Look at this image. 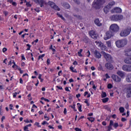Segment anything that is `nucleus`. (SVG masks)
Listing matches in <instances>:
<instances>
[{
	"instance_id": "nucleus-1",
	"label": "nucleus",
	"mask_w": 131,
	"mask_h": 131,
	"mask_svg": "<svg viewBox=\"0 0 131 131\" xmlns=\"http://www.w3.org/2000/svg\"><path fill=\"white\" fill-rule=\"evenodd\" d=\"M104 2L103 0H95L93 3V7L94 9L96 10H99L101 9V7H102V5L104 4Z\"/></svg>"
},
{
	"instance_id": "nucleus-2",
	"label": "nucleus",
	"mask_w": 131,
	"mask_h": 131,
	"mask_svg": "<svg viewBox=\"0 0 131 131\" xmlns=\"http://www.w3.org/2000/svg\"><path fill=\"white\" fill-rule=\"evenodd\" d=\"M127 44V40H126V39L119 40L116 42V45L117 47V48H123V47L126 46Z\"/></svg>"
},
{
	"instance_id": "nucleus-3",
	"label": "nucleus",
	"mask_w": 131,
	"mask_h": 131,
	"mask_svg": "<svg viewBox=\"0 0 131 131\" xmlns=\"http://www.w3.org/2000/svg\"><path fill=\"white\" fill-rule=\"evenodd\" d=\"M131 31V28L130 27H128L127 28L122 30L121 31L120 33V36L123 37H126L127 35H129Z\"/></svg>"
},
{
	"instance_id": "nucleus-4",
	"label": "nucleus",
	"mask_w": 131,
	"mask_h": 131,
	"mask_svg": "<svg viewBox=\"0 0 131 131\" xmlns=\"http://www.w3.org/2000/svg\"><path fill=\"white\" fill-rule=\"evenodd\" d=\"M110 30L114 34L117 33V32L119 31V26L116 24H113L110 26Z\"/></svg>"
},
{
	"instance_id": "nucleus-5",
	"label": "nucleus",
	"mask_w": 131,
	"mask_h": 131,
	"mask_svg": "<svg viewBox=\"0 0 131 131\" xmlns=\"http://www.w3.org/2000/svg\"><path fill=\"white\" fill-rule=\"evenodd\" d=\"M112 21H119L123 19V16L121 15H114L110 17Z\"/></svg>"
},
{
	"instance_id": "nucleus-6",
	"label": "nucleus",
	"mask_w": 131,
	"mask_h": 131,
	"mask_svg": "<svg viewBox=\"0 0 131 131\" xmlns=\"http://www.w3.org/2000/svg\"><path fill=\"white\" fill-rule=\"evenodd\" d=\"M114 36V34L111 31V30H108L107 32H106L104 36V40H107V39H110L112 37V36Z\"/></svg>"
},
{
	"instance_id": "nucleus-7",
	"label": "nucleus",
	"mask_w": 131,
	"mask_h": 131,
	"mask_svg": "<svg viewBox=\"0 0 131 131\" xmlns=\"http://www.w3.org/2000/svg\"><path fill=\"white\" fill-rule=\"evenodd\" d=\"M101 54H102V55L104 56L105 59H106L107 62L112 61V60H113L112 57L109 54H107L104 51L102 52Z\"/></svg>"
},
{
	"instance_id": "nucleus-8",
	"label": "nucleus",
	"mask_w": 131,
	"mask_h": 131,
	"mask_svg": "<svg viewBox=\"0 0 131 131\" xmlns=\"http://www.w3.org/2000/svg\"><path fill=\"white\" fill-rule=\"evenodd\" d=\"M122 70L126 72H131V66L125 64L122 66Z\"/></svg>"
},
{
	"instance_id": "nucleus-9",
	"label": "nucleus",
	"mask_w": 131,
	"mask_h": 131,
	"mask_svg": "<svg viewBox=\"0 0 131 131\" xmlns=\"http://www.w3.org/2000/svg\"><path fill=\"white\" fill-rule=\"evenodd\" d=\"M89 34L92 38H93L94 39H97L98 38V35L94 31V30L90 31L89 33Z\"/></svg>"
},
{
	"instance_id": "nucleus-10",
	"label": "nucleus",
	"mask_w": 131,
	"mask_h": 131,
	"mask_svg": "<svg viewBox=\"0 0 131 131\" xmlns=\"http://www.w3.org/2000/svg\"><path fill=\"white\" fill-rule=\"evenodd\" d=\"M112 78L116 82H120L121 81V78L116 75H112Z\"/></svg>"
},
{
	"instance_id": "nucleus-11",
	"label": "nucleus",
	"mask_w": 131,
	"mask_h": 131,
	"mask_svg": "<svg viewBox=\"0 0 131 131\" xmlns=\"http://www.w3.org/2000/svg\"><path fill=\"white\" fill-rule=\"evenodd\" d=\"M126 94L127 98H130V97H131V86H129L126 89Z\"/></svg>"
},
{
	"instance_id": "nucleus-12",
	"label": "nucleus",
	"mask_w": 131,
	"mask_h": 131,
	"mask_svg": "<svg viewBox=\"0 0 131 131\" xmlns=\"http://www.w3.org/2000/svg\"><path fill=\"white\" fill-rule=\"evenodd\" d=\"M105 67L108 70H112V69H113L114 68L113 65H112V64L109 62L105 63Z\"/></svg>"
},
{
	"instance_id": "nucleus-13",
	"label": "nucleus",
	"mask_w": 131,
	"mask_h": 131,
	"mask_svg": "<svg viewBox=\"0 0 131 131\" xmlns=\"http://www.w3.org/2000/svg\"><path fill=\"white\" fill-rule=\"evenodd\" d=\"M94 56L97 59H101V57H102L101 53L97 50L94 51Z\"/></svg>"
},
{
	"instance_id": "nucleus-14",
	"label": "nucleus",
	"mask_w": 131,
	"mask_h": 131,
	"mask_svg": "<svg viewBox=\"0 0 131 131\" xmlns=\"http://www.w3.org/2000/svg\"><path fill=\"white\" fill-rule=\"evenodd\" d=\"M124 62L125 63V64H131V56L125 57L124 59Z\"/></svg>"
},
{
	"instance_id": "nucleus-15",
	"label": "nucleus",
	"mask_w": 131,
	"mask_h": 131,
	"mask_svg": "<svg viewBox=\"0 0 131 131\" xmlns=\"http://www.w3.org/2000/svg\"><path fill=\"white\" fill-rule=\"evenodd\" d=\"M35 3L36 4H38L40 5V6L41 8H42L43 7V4H45V1L43 0H33Z\"/></svg>"
},
{
	"instance_id": "nucleus-16",
	"label": "nucleus",
	"mask_w": 131,
	"mask_h": 131,
	"mask_svg": "<svg viewBox=\"0 0 131 131\" xmlns=\"http://www.w3.org/2000/svg\"><path fill=\"white\" fill-rule=\"evenodd\" d=\"M112 11L114 12V13H121L122 10L120 9V8L116 7V8H114L113 9H112Z\"/></svg>"
},
{
	"instance_id": "nucleus-17",
	"label": "nucleus",
	"mask_w": 131,
	"mask_h": 131,
	"mask_svg": "<svg viewBox=\"0 0 131 131\" xmlns=\"http://www.w3.org/2000/svg\"><path fill=\"white\" fill-rule=\"evenodd\" d=\"M94 23L95 24H96L97 26H98L99 27H100V26H102V23L100 22V20L99 19V18L95 19L94 20Z\"/></svg>"
},
{
	"instance_id": "nucleus-18",
	"label": "nucleus",
	"mask_w": 131,
	"mask_h": 131,
	"mask_svg": "<svg viewBox=\"0 0 131 131\" xmlns=\"http://www.w3.org/2000/svg\"><path fill=\"white\" fill-rule=\"evenodd\" d=\"M62 7H63L64 9H67V10H68V9H70V5L66 2L63 3Z\"/></svg>"
},
{
	"instance_id": "nucleus-19",
	"label": "nucleus",
	"mask_w": 131,
	"mask_h": 131,
	"mask_svg": "<svg viewBox=\"0 0 131 131\" xmlns=\"http://www.w3.org/2000/svg\"><path fill=\"white\" fill-rule=\"evenodd\" d=\"M126 80L127 82H131V74H128L126 77Z\"/></svg>"
},
{
	"instance_id": "nucleus-20",
	"label": "nucleus",
	"mask_w": 131,
	"mask_h": 131,
	"mask_svg": "<svg viewBox=\"0 0 131 131\" xmlns=\"http://www.w3.org/2000/svg\"><path fill=\"white\" fill-rule=\"evenodd\" d=\"M117 74L120 76V77H123L124 76V73L121 71H119L117 72Z\"/></svg>"
},
{
	"instance_id": "nucleus-21",
	"label": "nucleus",
	"mask_w": 131,
	"mask_h": 131,
	"mask_svg": "<svg viewBox=\"0 0 131 131\" xmlns=\"http://www.w3.org/2000/svg\"><path fill=\"white\" fill-rule=\"evenodd\" d=\"M129 52H131V49H126L125 50H124V52L125 53V56H126V57H128V56H129V55L128 54V53H129Z\"/></svg>"
},
{
	"instance_id": "nucleus-22",
	"label": "nucleus",
	"mask_w": 131,
	"mask_h": 131,
	"mask_svg": "<svg viewBox=\"0 0 131 131\" xmlns=\"http://www.w3.org/2000/svg\"><path fill=\"white\" fill-rule=\"evenodd\" d=\"M48 5H49V6H50V7H51V8H52V9L55 7V6L56 5V4H55L54 3V2H51L49 1L48 2Z\"/></svg>"
},
{
	"instance_id": "nucleus-23",
	"label": "nucleus",
	"mask_w": 131,
	"mask_h": 131,
	"mask_svg": "<svg viewBox=\"0 0 131 131\" xmlns=\"http://www.w3.org/2000/svg\"><path fill=\"white\" fill-rule=\"evenodd\" d=\"M115 5V2L112 1L110 2L107 6L110 8V9H111L112 8L113 6H114Z\"/></svg>"
},
{
	"instance_id": "nucleus-24",
	"label": "nucleus",
	"mask_w": 131,
	"mask_h": 131,
	"mask_svg": "<svg viewBox=\"0 0 131 131\" xmlns=\"http://www.w3.org/2000/svg\"><path fill=\"white\" fill-rule=\"evenodd\" d=\"M110 8L107 6V5L106 6H105L103 9L104 12L105 14H107V13L109 12V9Z\"/></svg>"
},
{
	"instance_id": "nucleus-25",
	"label": "nucleus",
	"mask_w": 131,
	"mask_h": 131,
	"mask_svg": "<svg viewBox=\"0 0 131 131\" xmlns=\"http://www.w3.org/2000/svg\"><path fill=\"white\" fill-rule=\"evenodd\" d=\"M89 37H88V36H84L83 37V41H84V42H85V43H88V42H89Z\"/></svg>"
},
{
	"instance_id": "nucleus-26",
	"label": "nucleus",
	"mask_w": 131,
	"mask_h": 131,
	"mask_svg": "<svg viewBox=\"0 0 131 131\" xmlns=\"http://www.w3.org/2000/svg\"><path fill=\"white\" fill-rule=\"evenodd\" d=\"M77 105L78 106V110L80 112H82V110H81V105L80 103H77Z\"/></svg>"
},
{
	"instance_id": "nucleus-27",
	"label": "nucleus",
	"mask_w": 131,
	"mask_h": 131,
	"mask_svg": "<svg viewBox=\"0 0 131 131\" xmlns=\"http://www.w3.org/2000/svg\"><path fill=\"white\" fill-rule=\"evenodd\" d=\"M108 101H109V98L108 97H106L105 98H103L102 99L103 103H107V102H108Z\"/></svg>"
},
{
	"instance_id": "nucleus-28",
	"label": "nucleus",
	"mask_w": 131,
	"mask_h": 131,
	"mask_svg": "<svg viewBox=\"0 0 131 131\" xmlns=\"http://www.w3.org/2000/svg\"><path fill=\"white\" fill-rule=\"evenodd\" d=\"M70 70H71L72 72H75V73H77V71H76V69H74V68L71 67L70 68Z\"/></svg>"
},
{
	"instance_id": "nucleus-29",
	"label": "nucleus",
	"mask_w": 131,
	"mask_h": 131,
	"mask_svg": "<svg viewBox=\"0 0 131 131\" xmlns=\"http://www.w3.org/2000/svg\"><path fill=\"white\" fill-rule=\"evenodd\" d=\"M82 49H80L79 52H78V55L79 57H82V54H81V53H82Z\"/></svg>"
},
{
	"instance_id": "nucleus-30",
	"label": "nucleus",
	"mask_w": 131,
	"mask_h": 131,
	"mask_svg": "<svg viewBox=\"0 0 131 131\" xmlns=\"http://www.w3.org/2000/svg\"><path fill=\"white\" fill-rule=\"evenodd\" d=\"M87 119L89 120V121H91V122H93V121H95V118L93 117L87 118Z\"/></svg>"
},
{
	"instance_id": "nucleus-31",
	"label": "nucleus",
	"mask_w": 131,
	"mask_h": 131,
	"mask_svg": "<svg viewBox=\"0 0 131 131\" xmlns=\"http://www.w3.org/2000/svg\"><path fill=\"white\" fill-rule=\"evenodd\" d=\"M101 49L102 51H105V50L106 49V46L105 45H104V44L101 45Z\"/></svg>"
},
{
	"instance_id": "nucleus-32",
	"label": "nucleus",
	"mask_w": 131,
	"mask_h": 131,
	"mask_svg": "<svg viewBox=\"0 0 131 131\" xmlns=\"http://www.w3.org/2000/svg\"><path fill=\"white\" fill-rule=\"evenodd\" d=\"M119 111H120V113H123V112H124V107H120L119 108Z\"/></svg>"
},
{
	"instance_id": "nucleus-33",
	"label": "nucleus",
	"mask_w": 131,
	"mask_h": 131,
	"mask_svg": "<svg viewBox=\"0 0 131 131\" xmlns=\"http://www.w3.org/2000/svg\"><path fill=\"white\" fill-rule=\"evenodd\" d=\"M104 108L105 110H107V111H110V112H111V109L110 108V107H108V106L105 105L104 106Z\"/></svg>"
},
{
	"instance_id": "nucleus-34",
	"label": "nucleus",
	"mask_w": 131,
	"mask_h": 131,
	"mask_svg": "<svg viewBox=\"0 0 131 131\" xmlns=\"http://www.w3.org/2000/svg\"><path fill=\"white\" fill-rule=\"evenodd\" d=\"M106 43L108 48H110V47H111V41H106Z\"/></svg>"
},
{
	"instance_id": "nucleus-35",
	"label": "nucleus",
	"mask_w": 131,
	"mask_h": 131,
	"mask_svg": "<svg viewBox=\"0 0 131 131\" xmlns=\"http://www.w3.org/2000/svg\"><path fill=\"white\" fill-rule=\"evenodd\" d=\"M53 9H54L56 11H60V8L57 5H55Z\"/></svg>"
},
{
	"instance_id": "nucleus-36",
	"label": "nucleus",
	"mask_w": 131,
	"mask_h": 131,
	"mask_svg": "<svg viewBox=\"0 0 131 131\" xmlns=\"http://www.w3.org/2000/svg\"><path fill=\"white\" fill-rule=\"evenodd\" d=\"M57 15L58 17L61 18L62 20H65V18H64L62 15L60 14V13H57Z\"/></svg>"
},
{
	"instance_id": "nucleus-37",
	"label": "nucleus",
	"mask_w": 131,
	"mask_h": 131,
	"mask_svg": "<svg viewBox=\"0 0 131 131\" xmlns=\"http://www.w3.org/2000/svg\"><path fill=\"white\" fill-rule=\"evenodd\" d=\"M101 97L102 98H106V97H107V94H106V92H102Z\"/></svg>"
},
{
	"instance_id": "nucleus-38",
	"label": "nucleus",
	"mask_w": 131,
	"mask_h": 131,
	"mask_svg": "<svg viewBox=\"0 0 131 131\" xmlns=\"http://www.w3.org/2000/svg\"><path fill=\"white\" fill-rule=\"evenodd\" d=\"M43 57H45V54L39 55L38 56V60H40V59H41V58H43Z\"/></svg>"
},
{
	"instance_id": "nucleus-39",
	"label": "nucleus",
	"mask_w": 131,
	"mask_h": 131,
	"mask_svg": "<svg viewBox=\"0 0 131 131\" xmlns=\"http://www.w3.org/2000/svg\"><path fill=\"white\" fill-rule=\"evenodd\" d=\"M44 118H47L46 119V120L47 121H48V120H50V118H49V117H48V115L47 114H45V116H44Z\"/></svg>"
},
{
	"instance_id": "nucleus-40",
	"label": "nucleus",
	"mask_w": 131,
	"mask_h": 131,
	"mask_svg": "<svg viewBox=\"0 0 131 131\" xmlns=\"http://www.w3.org/2000/svg\"><path fill=\"white\" fill-rule=\"evenodd\" d=\"M114 127H115V128H117V127H118V123H115L114 124Z\"/></svg>"
},
{
	"instance_id": "nucleus-41",
	"label": "nucleus",
	"mask_w": 131,
	"mask_h": 131,
	"mask_svg": "<svg viewBox=\"0 0 131 131\" xmlns=\"http://www.w3.org/2000/svg\"><path fill=\"white\" fill-rule=\"evenodd\" d=\"M111 129H112V126L109 125L107 126V130L111 131Z\"/></svg>"
},
{
	"instance_id": "nucleus-42",
	"label": "nucleus",
	"mask_w": 131,
	"mask_h": 131,
	"mask_svg": "<svg viewBox=\"0 0 131 131\" xmlns=\"http://www.w3.org/2000/svg\"><path fill=\"white\" fill-rule=\"evenodd\" d=\"M31 126V124H29L28 125H27L26 126H25V129H28V127Z\"/></svg>"
},
{
	"instance_id": "nucleus-43",
	"label": "nucleus",
	"mask_w": 131,
	"mask_h": 131,
	"mask_svg": "<svg viewBox=\"0 0 131 131\" xmlns=\"http://www.w3.org/2000/svg\"><path fill=\"white\" fill-rule=\"evenodd\" d=\"M74 3L77 4V5H80V2L78 0H74Z\"/></svg>"
},
{
	"instance_id": "nucleus-44",
	"label": "nucleus",
	"mask_w": 131,
	"mask_h": 131,
	"mask_svg": "<svg viewBox=\"0 0 131 131\" xmlns=\"http://www.w3.org/2000/svg\"><path fill=\"white\" fill-rule=\"evenodd\" d=\"M84 103L86 104L87 106H90V103H89V100L88 99H85Z\"/></svg>"
},
{
	"instance_id": "nucleus-45",
	"label": "nucleus",
	"mask_w": 131,
	"mask_h": 131,
	"mask_svg": "<svg viewBox=\"0 0 131 131\" xmlns=\"http://www.w3.org/2000/svg\"><path fill=\"white\" fill-rule=\"evenodd\" d=\"M20 92H19L18 93L15 92V93H14L13 94V98H16L17 95H19Z\"/></svg>"
},
{
	"instance_id": "nucleus-46",
	"label": "nucleus",
	"mask_w": 131,
	"mask_h": 131,
	"mask_svg": "<svg viewBox=\"0 0 131 131\" xmlns=\"http://www.w3.org/2000/svg\"><path fill=\"white\" fill-rule=\"evenodd\" d=\"M35 125H37V126H38V127H41V126L40 125H39V123L38 122H35Z\"/></svg>"
},
{
	"instance_id": "nucleus-47",
	"label": "nucleus",
	"mask_w": 131,
	"mask_h": 131,
	"mask_svg": "<svg viewBox=\"0 0 131 131\" xmlns=\"http://www.w3.org/2000/svg\"><path fill=\"white\" fill-rule=\"evenodd\" d=\"M107 89H112V85L111 84V83L108 84Z\"/></svg>"
},
{
	"instance_id": "nucleus-48",
	"label": "nucleus",
	"mask_w": 131,
	"mask_h": 131,
	"mask_svg": "<svg viewBox=\"0 0 131 131\" xmlns=\"http://www.w3.org/2000/svg\"><path fill=\"white\" fill-rule=\"evenodd\" d=\"M63 113L64 115H66V114H67V109H66V108H64Z\"/></svg>"
},
{
	"instance_id": "nucleus-49",
	"label": "nucleus",
	"mask_w": 131,
	"mask_h": 131,
	"mask_svg": "<svg viewBox=\"0 0 131 131\" xmlns=\"http://www.w3.org/2000/svg\"><path fill=\"white\" fill-rule=\"evenodd\" d=\"M3 13L5 16H8V14H9V12L6 11H3Z\"/></svg>"
},
{
	"instance_id": "nucleus-50",
	"label": "nucleus",
	"mask_w": 131,
	"mask_h": 131,
	"mask_svg": "<svg viewBox=\"0 0 131 131\" xmlns=\"http://www.w3.org/2000/svg\"><path fill=\"white\" fill-rule=\"evenodd\" d=\"M47 62L48 65H50V64H51V60H50V59L48 58L47 59Z\"/></svg>"
},
{
	"instance_id": "nucleus-51",
	"label": "nucleus",
	"mask_w": 131,
	"mask_h": 131,
	"mask_svg": "<svg viewBox=\"0 0 131 131\" xmlns=\"http://www.w3.org/2000/svg\"><path fill=\"white\" fill-rule=\"evenodd\" d=\"M41 124H42V125H45V124H47L48 125L49 123H48V122H47V121H44L43 122H42L41 123Z\"/></svg>"
},
{
	"instance_id": "nucleus-52",
	"label": "nucleus",
	"mask_w": 131,
	"mask_h": 131,
	"mask_svg": "<svg viewBox=\"0 0 131 131\" xmlns=\"http://www.w3.org/2000/svg\"><path fill=\"white\" fill-rule=\"evenodd\" d=\"M7 51H8V49H7L6 48H4L3 49V53H5V52H7Z\"/></svg>"
},
{
	"instance_id": "nucleus-53",
	"label": "nucleus",
	"mask_w": 131,
	"mask_h": 131,
	"mask_svg": "<svg viewBox=\"0 0 131 131\" xmlns=\"http://www.w3.org/2000/svg\"><path fill=\"white\" fill-rule=\"evenodd\" d=\"M75 130L76 131H82V130H81V129L79 128L78 127L75 128Z\"/></svg>"
},
{
	"instance_id": "nucleus-54",
	"label": "nucleus",
	"mask_w": 131,
	"mask_h": 131,
	"mask_svg": "<svg viewBox=\"0 0 131 131\" xmlns=\"http://www.w3.org/2000/svg\"><path fill=\"white\" fill-rule=\"evenodd\" d=\"M26 5L27 7H29V8H30L31 7V4H29V3H27Z\"/></svg>"
},
{
	"instance_id": "nucleus-55",
	"label": "nucleus",
	"mask_w": 131,
	"mask_h": 131,
	"mask_svg": "<svg viewBox=\"0 0 131 131\" xmlns=\"http://www.w3.org/2000/svg\"><path fill=\"white\" fill-rule=\"evenodd\" d=\"M121 121L124 122V121H126V119H125V118H122Z\"/></svg>"
},
{
	"instance_id": "nucleus-56",
	"label": "nucleus",
	"mask_w": 131,
	"mask_h": 131,
	"mask_svg": "<svg viewBox=\"0 0 131 131\" xmlns=\"http://www.w3.org/2000/svg\"><path fill=\"white\" fill-rule=\"evenodd\" d=\"M12 6H14L15 7H16L17 6V3H16V2H13L11 3Z\"/></svg>"
},
{
	"instance_id": "nucleus-57",
	"label": "nucleus",
	"mask_w": 131,
	"mask_h": 131,
	"mask_svg": "<svg viewBox=\"0 0 131 131\" xmlns=\"http://www.w3.org/2000/svg\"><path fill=\"white\" fill-rule=\"evenodd\" d=\"M113 124H114V122H113V121L111 120V121H110V125L112 126V125H113Z\"/></svg>"
},
{
	"instance_id": "nucleus-58",
	"label": "nucleus",
	"mask_w": 131,
	"mask_h": 131,
	"mask_svg": "<svg viewBox=\"0 0 131 131\" xmlns=\"http://www.w3.org/2000/svg\"><path fill=\"white\" fill-rule=\"evenodd\" d=\"M56 88L57 89H58V90H63V88H62V86H56Z\"/></svg>"
},
{
	"instance_id": "nucleus-59",
	"label": "nucleus",
	"mask_w": 131,
	"mask_h": 131,
	"mask_svg": "<svg viewBox=\"0 0 131 131\" xmlns=\"http://www.w3.org/2000/svg\"><path fill=\"white\" fill-rule=\"evenodd\" d=\"M72 109H74L75 108V104H74L73 105L70 106Z\"/></svg>"
},
{
	"instance_id": "nucleus-60",
	"label": "nucleus",
	"mask_w": 131,
	"mask_h": 131,
	"mask_svg": "<svg viewBox=\"0 0 131 131\" xmlns=\"http://www.w3.org/2000/svg\"><path fill=\"white\" fill-rule=\"evenodd\" d=\"M65 90L66 92H70V90H69V88H68V87H66Z\"/></svg>"
},
{
	"instance_id": "nucleus-61",
	"label": "nucleus",
	"mask_w": 131,
	"mask_h": 131,
	"mask_svg": "<svg viewBox=\"0 0 131 131\" xmlns=\"http://www.w3.org/2000/svg\"><path fill=\"white\" fill-rule=\"evenodd\" d=\"M105 77L106 78L108 79L110 78V76H109V75H108V74H105Z\"/></svg>"
},
{
	"instance_id": "nucleus-62",
	"label": "nucleus",
	"mask_w": 131,
	"mask_h": 131,
	"mask_svg": "<svg viewBox=\"0 0 131 131\" xmlns=\"http://www.w3.org/2000/svg\"><path fill=\"white\" fill-rule=\"evenodd\" d=\"M112 117L113 118H114V119H115L116 118V115L115 114H114L112 115Z\"/></svg>"
},
{
	"instance_id": "nucleus-63",
	"label": "nucleus",
	"mask_w": 131,
	"mask_h": 131,
	"mask_svg": "<svg viewBox=\"0 0 131 131\" xmlns=\"http://www.w3.org/2000/svg\"><path fill=\"white\" fill-rule=\"evenodd\" d=\"M74 80H73V79L71 78L69 79V82H73Z\"/></svg>"
},
{
	"instance_id": "nucleus-64",
	"label": "nucleus",
	"mask_w": 131,
	"mask_h": 131,
	"mask_svg": "<svg viewBox=\"0 0 131 131\" xmlns=\"http://www.w3.org/2000/svg\"><path fill=\"white\" fill-rule=\"evenodd\" d=\"M102 125H106L107 124V123H106V122L103 121V122H102Z\"/></svg>"
}]
</instances>
